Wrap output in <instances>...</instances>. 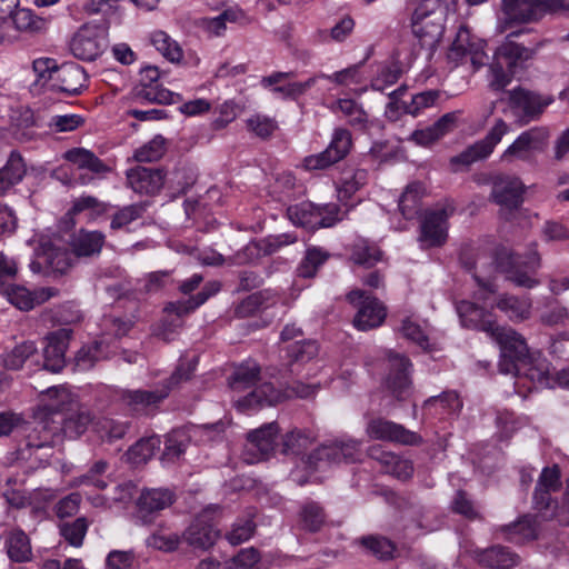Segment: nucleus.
Segmentation results:
<instances>
[{
    "instance_id": "3c124183",
    "label": "nucleus",
    "mask_w": 569,
    "mask_h": 569,
    "mask_svg": "<svg viewBox=\"0 0 569 569\" xmlns=\"http://www.w3.org/2000/svg\"><path fill=\"white\" fill-rule=\"evenodd\" d=\"M11 24L14 26L16 33L19 37V32H37L44 28L46 21L42 18L37 17L32 10L27 8H18L17 11L10 18Z\"/></svg>"
},
{
    "instance_id": "e2e57ef3",
    "label": "nucleus",
    "mask_w": 569,
    "mask_h": 569,
    "mask_svg": "<svg viewBox=\"0 0 569 569\" xmlns=\"http://www.w3.org/2000/svg\"><path fill=\"white\" fill-rule=\"evenodd\" d=\"M368 172L365 169H356L345 173L340 180L339 194L342 198H350L367 183Z\"/></svg>"
},
{
    "instance_id": "9b49d317",
    "label": "nucleus",
    "mask_w": 569,
    "mask_h": 569,
    "mask_svg": "<svg viewBox=\"0 0 569 569\" xmlns=\"http://www.w3.org/2000/svg\"><path fill=\"white\" fill-rule=\"evenodd\" d=\"M347 301L358 309L353 325L357 329L367 331L379 327L387 316L385 306L366 291L356 289L346 296Z\"/></svg>"
},
{
    "instance_id": "dca6fc26",
    "label": "nucleus",
    "mask_w": 569,
    "mask_h": 569,
    "mask_svg": "<svg viewBox=\"0 0 569 569\" xmlns=\"http://www.w3.org/2000/svg\"><path fill=\"white\" fill-rule=\"evenodd\" d=\"M509 124L502 119H498L487 136L468 147L458 156L451 159L452 164L469 166L478 160L486 159L491 154L495 147L501 141L502 137L509 132Z\"/></svg>"
},
{
    "instance_id": "f8f14e48",
    "label": "nucleus",
    "mask_w": 569,
    "mask_h": 569,
    "mask_svg": "<svg viewBox=\"0 0 569 569\" xmlns=\"http://www.w3.org/2000/svg\"><path fill=\"white\" fill-rule=\"evenodd\" d=\"M453 212L455 206L451 201L438 203L426 211L420 226V241L428 247L441 246L447 239L448 219Z\"/></svg>"
},
{
    "instance_id": "c9c22d12",
    "label": "nucleus",
    "mask_w": 569,
    "mask_h": 569,
    "mask_svg": "<svg viewBox=\"0 0 569 569\" xmlns=\"http://www.w3.org/2000/svg\"><path fill=\"white\" fill-rule=\"evenodd\" d=\"M316 438V433L309 429L295 428L283 435L280 452L286 456H300L315 442Z\"/></svg>"
},
{
    "instance_id": "09e8293b",
    "label": "nucleus",
    "mask_w": 569,
    "mask_h": 569,
    "mask_svg": "<svg viewBox=\"0 0 569 569\" xmlns=\"http://www.w3.org/2000/svg\"><path fill=\"white\" fill-rule=\"evenodd\" d=\"M37 356V347L32 341H24L2 356V363L8 370H19L23 363Z\"/></svg>"
},
{
    "instance_id": "1a4fd4ad",
    "label": "nucleus",
    "mask_w": 569,
    "mask_h": 569,
    "mask_svg": "<svg viewBox=\"0 0 569 569\" xmlns=\"http://www.w3.org/2000/svg\"><path fill=\"white\" fill-rule=\"evenodd\" d=\"M107 28L99 24L87 23L82 26L70 41L72 54L83 61H93L108 48Z\"/></svg>"
},
{
    "instance_id": "b1692460",
    "label": "nucleus",
    "mask_w": 569,
    "mask_h": 569,
    "mask_svg": "<svg viewBox=\"0 0 569 569\" xmlns=\"http://www.w3.org/2000/svg\"><path fill=\"white\" fill-rule=\"evenodd\" d=\"M166 173L160 168L138 166L127 171V183L137 193L156 194L164 183Z\"/></svg>"
},
{
    "instance_id": "338daca9",
    "label": "nucleus",
    "mask_w": 569,
    "mask_h": 569,
    "mask_svg": "<svg viewBox=\"0 0 569 569\" xmlns=\"http://www.w3.org/2000/svg\"><path fill=\"white\" fill-rule=\"evenodd\" d=\"M270 295L268 291H259L248 296L236 308L238 317L247 318L253 316L262 307L268 306Z\"/></svg>"
},
{
    "instance_id": "6ab92c4d",
    "label": "nucleus",
    "mask_w": 569,
    "mask_h": 569,
    "mask_svg": "<svg viewBox=\"0 0 569 569\" xmlns=\"http://www.w3.org/2000/svg\"><path fill=\"white\" fill-rule=\"evenodd\" d=\"M550 137L547 127H533L521 132L505 150L501 158L506 161L513 159L527 160L532 151L541 150Z\"/></svg>"
},
{
    "instance_id": "603ef678",
    "label": "nucleus",
    "mask_w": 569,
    "mask_h": 569,
    "mask_svg": "<svg viewBox=\"0 0 569 569\" xmlns=\"http://www.w3.org/2000/svg\"><path fill=\"white\" fill-rule=\"evenodd\" d=\"M89 528L86 517H79L73 521H64L59 525L60 535L73 547H81Z\"/></svg>"
},
{
    "instance_id": "13d9d810",
    "label": "nucleus",
    "mask_w": 569,
    "mask_h": 569,
    "mask_svg": "<svg viewBox=\"0 0 569 569\" xmlns=\"http://www.w3.org/2000/svg\"><path fill=\"white\" fill-rule=\"evenodd\" d=\"M93 428L102 440L111 442L121 439L126 435L128 426L111 418H101L93 423Z\"/></svg>"
},
{
    "instance_id": "49530a36",
    "label": "nucleus",
    "mask_w": 569,
    "mask_h": 569,
    "mask_svg": "<svg viewBox=\"0 0 569 569\" xmlns=\"http://www.w3.org/2000/svg\"><path fill=\"white\" fill-rule=\"evenodd\" d=\"M331 109L333 112L340 111L348 119L351 127L359 130L367 128L368 114L353 99H339L332 104Z\"/></svg>"
},
{
    "instance_id": "ddd939ff",
    "label": "nucleus",
    "mask_w": 569,
    "mask_h": 569,
    "mask_svg": "<svg viewBox=\"0 0 569 569\" xmlns=\"http://www.w3.org/2000/svg\"><path fill=\"white\" fill-rule=\"evenodd\" d=\"M278 433L279 426L277 422L266 423L248 432L243 452L244 461L256 463L268 459L276 449Z\"/></svg>"
},
{
    "instance_id": "a878e982",
    "label": "nucleus",
    "mask_w": 569,
    "mask_h": 569,
    "mask_svg": "<svg viewBox=\"0 0 569 569\" xmlns=\"http://www.w3.org/2000/svg\"><path fill=\"white\" fill-rule=\"evenodd\" d=\"M71 338V330L62 328L51 332L47 337V346L43 350V369L53 373L60 372L64 365V353Z\"/></svg>"
},
{
    "instance_id": "0e129e2a",
    "label": "nucleus",
    "mask_w": 569,
    "mask_h": 569,
    "mask_svg": "<svg viewBox=\"0 0 569 569\" xmlns=\"http://www.w3.org/2000/svg\"><path fill=\"white\" fill-rule=\"evenodd\" d=\"M166 152V140L156 136L149 142L134 151V159L138 162H152L159 160Z\"/></svg>"
},
{
    "instance_id": "4c0bfd02",
    "label": "nucleus",
    "mask_w": 569,
    "mask_h": 569,
    "mask_svg": "<svg viewBox=\"0 0 569 569\" xmlns=\"http://www.w3.org/2000/svg\"><path fill=\"white\" fill-rule=\"evenodd\" d=\"M496 307L512 321L526 320L531 313V300L527 297L501 295L496 302Z\"/></svg>"
},
{
    "instance_id": "bf43d9fd",
    "label": "nucleus",
    "mask_w": 569,
    "mask_h": 569,
    "mask_svg": "<svg viewBox=\"0 0 569 569\" xmlns=\"http://www.w3.org/2000/svg\"><path fill=\"white\" fill-rule=\"evenodd\" d=\"M351 146L352 138L349 130L338 128L333 131L331 141L326 149L330 150V154L333 157V160L339 162L350 152Z\"/></svg>"
},
{
    "instance_id": "f704fd0d",
    "label": "nucleus",
    "mask_w": 569,
    "mask_h": 569,
    "mask_svg": "<svg viewBox=\"0 0 569 569\" xmlns=\"http://www.w3.org/2000/svg\"><path fill=\"white\" fill-rule=\"evenodd\" d=\"M104 239V234L100 231L81 229L72 236L70 246L76 257H91L100 253Z\"/></svg>"
},
{
    "instance_id": "5fc2aeb1",
    "label": "nucleus",
    "mask_w": 569,
    "mask_h": 569,
    "mask_svg": "<svg viewBox=\"0 0 569 569\" xmlns=\"http://www.w3.org/2000/svg\"><path fill=\"white\" fill-rule=\"evenodd\" d=\"M441 92L439 90H427L412 96L410 102H403V113L417 117L425 109L431 108L436 104L440 98Z\"/></svg>"
},
{
    "instance_id": "f3484780",
    "label": "nucleus",
    "mask_w": 569,
    "mask_h": 569,
    "mask_svg": "<svg viewBox=\"0 0 569 569\" xmlns=\"http://www.w3.org/2000/svg\"><path fill=\"white\" fill-rule=\"evenodd\" d=\"M176 495L167 488L143 489L137 500V517L144 525L152 523L160 512L169 508Z\"/></svg>"
},
{
    "instance_id": "5701e85b",
    "label": "nucleus",
    "mask_w": 569,
    "mask_h": 569,
    "mask_svg": "<svg viewBox=\"0 0 569 569\" xmlns=\"http://www.w3.org/2000/svg\"><path fill=\"white\" fill-rule=\"evenodd\" d=\"M219 531L206 513L199 515L184 530L182 541L194 550H208L217 541Z\"/></svg>"
},
{
    "instance_id": "20e7f679",
    "label": "nucleus",
    "mask_w": 569,
    "mask_h": 569,
    "mask_svg": "<svg viewBox=\"0 0 569 569\" xmlns=\"http://www.w3.org/2000/svg\"><path fill=\"white\" fill-rule=\"evenodd\" d=\"M361 456V441L343 436L321 443L303 459V463L316 471L342 462L355 463Z\"/></svg>"
},
{
    "instance_id": "052dcab7",
    "label": "nucleus",
    "mask_w": 569,
    "mask_h": 569,
    "mask_svg": "<svg viewBox=\"0 0 569 569\" xmlns=\"http://www.w3.org/2000/svg\"><path fill=\"white\" fill-rule=\"evenodd\" d=\"M362 546L368 549L373 556L381 560H388L393 557L396 551L395 543L379 536H368L361 538Z\"/></svg>"
},
{
    "instance_id": "ea45409f",
    "label": "nucleus",
    "mask_w": 569,
    "mask_h": 569,
    "mask_svg": "<svg viewBox=\"0 0 569 569\" xmlns=\"http://www.w3.org/2000/svg\"><path fill=\"white\" fill-rule=\"evenodd\" d=\"M26 174V164L18 151H12L3 168L0 169V194L19 183Z\"/></svg>"
},
{
    "instance_id": "0eeeda50",
    "label": "nucleus",
    "mask_w": 569,
    "mask_h": 569,
    "mask_svg": "<svg viewBox=\"0 0 569 569\" xmlns=\"http://www.w3.org/2000/svg\"><path fill=\"white\" fill-rule=\"evenodd\" d=\"M552 102V96L541 94L522 87L508 92V106L521 126L538 120Z\"/></svg>"
},
{
    "instance_id": "6e6d98bb",
    "label": "nucleus",
    "mask_w": 569,
    "mask_h": 569,
    "mask_svg": "<svg viewBox=\"0 0 569 569\" xmlns=\"http://www.w3.org/2000/svg\"><path fill=\"white\" fill-rule=\"evenodd\" d=\"M154 48L169 61L179 62L182 59V50L166 32L156 31L151 36Z\"/></svg>"
},
{
    "instance_id": "69168bd1",
    "label": "nucleus",
    "mask_w": 569,
    "mask_h": 569,
    "mask_svg": "<svg viewBox=\"0 0 569 569\" xmlns=\"http://www.w3.org/2000/svg\"><path fill=\"white\" fill-rule=\"evenodd\" d=\"M92 422V418L88 411H78L74 415H67L62 419V429L69 437H79Z\"/></svg>"
},
{
    "instance_id": "6e6552de",
    "label": "nucleus",
    "mask_w": 569,
    "mask_h": 569,
    "mask_svg": "<svg viewBox=\"0 0 569 569\" xmlns=\"http://www.w3.org/2000/svg\"><path fill=\"white\" fill-rule=\"evenodd\" d=\"M490 337L500 347L499 370L502 373H511L530 355L525 338L512 328L498 326Z\"/></svg>"
},
{
    "instance_id": "e433bc0d",
    "label": "nucleus",
    "mask_w": 569,
    "mask_h": 569,
    "mask_svg": "<svg viewBox=\"0 0 569 569\" xmlns=\"http://www.w3.org/2000/svg\"><path fill=\"white\" fill-rule=\"evenodd\" d=\"M220 290V283L217 281L208 282L202 290L196 296L190 297L183 301H177L170 303L166 310L176 313L178 318H181L197 308L202 306L210 297L214 296Z\"/></svg>"
},
{
    "instance_id": "864d4df0",
    "label": "nucleus",
    "mask_w": 569,
    "mask_h": 569,
    "mask_svg": "<svg viewBox=\"0 0 569 569\" xmlns=\"http://www.w3.org/2000/svg\"><path fill=\"white\" fill-rule=\"evenodd\" d=\"M329 253L321 248H308L305 258L298 267V274L302 278H312L318 269L327 261Z\"/></svg>"
},
{
    "instance_id": "680f3d73",
    "label": "nucleus",
    "mask_w": 569,
    "mask_h": 569,
    "mask_svg": "<svg viewBox=\"0 0 569 569\" xmlns=\"http://www.w3.org/2000/svg\"><path fill=\"white\" fill-rule=\"evenodd\" d=\"M489 87L495 91L503 90L511 82L515 74V69H509L502 60L496 57L495 61L489 67Z\"/></svg>"
},
{
    "instance_id": "2f4dec72",
    "label": "nucleus",
    "mask_w": 569,
    "mask_h": 569,
    "mask_svg": "<svg viewBox=\"0 0 569 569\" xmlns=\"http://www.w3.org/2000/svg\"><path fill=\"white\" fill-rule=\"evenodd\" d=\"M283 398V393L273 387L271 382H263L256 386L254 389L243 398L237 401L242 410L256 409L264 406H274Z\"/></svg>"
},
{
    "instance_id": "774afa93",
    "label": "nucleus",
    "mask_w": 569,
    "mask_h": 569,
    "mask_svg": "<svg viewBox=\"0 0 569 569\" xmlns=\"http://www.w3.org/2000/svg\"><path fill=\"white\" fill-rule=\"evenodd\" d=\"M83 123L84 119L80 114H56L50 118L48 127L52 133H62L74 131Z\"/></svg>"
},
{
    "instance_id": "4468645a",
    "label": "nucleus",
    "mask_w": 569,
    "mask_h": 569,
    "mask_svg": "<svg viewBox=\"0 0 569 569\" xmlns=\"http://www.w3.org/2000/svg\"><path fill=\"white\" fill-rule=\"evenodd\" d=\"M526 187L520 178L515 176H498L492 182L491 199L500 206L502 214L507 216L518 210L523 202Z\"/></svg>"
},
{
    "instance_id": "a18cd8bd",
    "label": "nucleus",
    "mask_w": 569,
    "mask_h": 569,
    "mask_svg": "<svg viewBox=\"0 0 569 569\" xmlns=\"http://www.w3.org/2000/svg\"><path fill=\"white\" fill-rule=\"evenodd\" d=\"M287 217L292 224L309 230H316L319 221L317 220V206L308 201L288 207Z\"/></svg>"
},
{
    "instance_id": "c85d7f7f",
    "label": "nucleus",
    "mask_w": 569,
    "mask_h": 569,
    "mask_svg": "<svg viewBox=\"0 0 569 569\" xmlns=\"http://www.w3.org/2000/svg\"><path fill=\"white\" fill-rule=\"evenodd\" d=\"M456 309L465 328L480 330L491 336L498 327L491 312L473 302L462 300L457 303Z\"/></svg>"
},
{
    "instance_id": "423d86ee",
    "label": "nucleus",
    "mask_w": 569,
    "mask_h": 569,
    "mask_svg": "<svg viewBox=\"0 0 569 569\" xmlns=\"http://www.w3.org/2000/svg\"><path fill=\"white\" fill-rule=\"evenodd\" d=\"M485 46L486 42L483 39L473 34L467 26H460L448 50L447 58L453 67H458L467 60H470L472 67L477 70L488 61Z\"/></svg>"
},
{
    "instance_id": "58836bf2",
    "label": "nucleus",
    "mask_w": 569,
    "mask_h": 569,
    "mask_svg": "<svg viewBox=\"0 0 569 569\" xmlns=\"http://www.w3.org/2000/svg\"><path fill=\"white\" fill-rule=\"evenodd\" d=\"M134 98L141 103L171 104L178 101L179 94L169 91L159 83H139L134 88Z\"/></svg>"
},
{
    "instance_id": "37998d69",
    "label": "nucleus",
    "mask_w": 569,
    "mask_h": 569,
    "mask_svg": "<svg viewBox=\"0 0 569 569\" xmlns=\"http://www.w3.org/2000/svg\"><path fill=\"white\" fill-rule=\"evenodd\" d=\"M382 259L379 247L363 238L357 239L351 246V260L359 266L370 268Z\"/></svg>"
},
{
    "instance_id": "de8ad7c7",
    "label": "nucleus",
    "mask_w": 569,
    "mask_h": 569,
    "mask_svg": "<svg viewBox=\"0 0 569 569\" xmlns=\"http://www.w3.org/2000/svg\"><path fill=\"white\" fill-rule=\"evenodd\" d=\"M260 367L254 361H246L236 367L229 379V385L233 390H244L256 385L259 379Z\"/></svg>"
},
{
    "instance_id": "9d476101",
    "label": "nucleus",
    "mask_w": 569,
    "mask_h": 569,
    "mask_svg": "<svg viewBox=\"0 0 569 569\" xmlns=\"http://www.w3.org/2000/svg\"><path fill=\"white\" fill-rule=\"evenodd\" d=\"M530 31L531 29L521 28L510 32L506 41L496 50V58L502 60L509 69H516L518 66L531 60L545 46L546 40L536 38L529 41L527 46L525 41L517 42L515 40Z\"/></svg>"
},
{
    "instance_id": "f03ea898",
    "label": "nucleus",
    "mask_w": 569,
    "mask_h": 569,
    "mask_svg": "<svg viewBox=\"0 0 569 569\" xmlns=\"http://www.w3.org/2000/svg\"><path fill=\"white\" fill-rule=\"evenodd\" d=\"M560 477L557 465L542 469L533 492V508L545 520L555 518L559 523L569 526V478L566 481L561 503L551 498V493L557 492L561 487Z\"/></svg>"
},
{
    "instance_id": "7c9ffc66",
    "label": "nucleus",
    "mask_w": 569,
    "mask_h": 569,
    "mask_svg": "<svg viewBox=\"0 0 569 569\" xmlns=\"http://www.w3.org/2000/svg\"><path fill=\"white\" fill-rule=\"evenodd\" d=\"M502 11L506 16V26L501 31H505L511 22H536L540 9L538 0H502Z\"/></svg>"
},
{
    "instance_id": "aec40b11",
    "label": "nucleus",
    "mask_w": 569,
    "mask_h": 569,
    "mask_svg": "<svg viewBox=\"0 0 569 569\" xmlns=\"http://www.w3.org/2000/svg\"><path fill=\"white\" fill-rule=\"evenodd\" d=\"M510 375L517 378L516 383L527 379L532 383L533 388H553L550 363L540 355L535 356L530 353Z\"/></svg>"
},
{
    "instance_id": "393cba45",
    "label": "nucleus",
    "mask_w": 569,
    "mask_h": 569,
    "mask_svg": "<svg viewBox=\"0 0 569 569\" xmlns=\"http://www.w3.org/2000/svg\"><path fill=\"white\" fill-rule=\"evenodd\" d=\"M472 558L479 566L487 569H512L520 562L519 555L502 545L476 549Z\"/></svg>"
},
{
    "instance_id": "c756f323",
    "label": "nucleus",
    "mask_w": 569,
    "mask_h": 569,
    "mask_svg": "<svg viewBox=\"0 0 569 569\" xmlns=\"http://www.w3.org/2000/svg\"><path fill=\"white\" fill-rule=\"evenodd\" d=\"M496 532L509 542L522 545L538 538L539 525L535 516L525 515L512 523L498 527Z\"/></svg>"
},
{
    "instance_id": "a211bd4d",
    "label": "nucleus",
    "mask_w": 569,
    "mask_h": 569,
    "mask_svg": "<svg viewBox=\"0 0 569 569\" xmlns=\"http://www.w3.org/2000/svg\"><path fill=\"white\" fill-rule=\"evenodd\" d=\"M389 373L387 375L386 389L397 400L403 401L411 395V381L409 369L411 363L407 357L390 352L388 356Z\"/></svg>"
},
{
    "instance_id": "4d7b16f0",
    "label": "nucleus",
    "mask_w": 569,
    "mask_h": 569,
    "mask_svg": "<svg viewBox=\"0 0 569 569\" xmlns=\"http://www.w3.org/2000/svg\"><path fill=\"white\" fill-rule=\"evenodd\" d=\"M302 527L311 532L320 530L326 521V515L322 507L313 501L307 502L300 512Z\"/></svg>"
},
{
    "instance_id": "c03bdc74",
    "label": "nucleus",
    "mask_w": 569,
    "mask_h": 569,
    "mask_svg": "<svg viewBox=\"0 0 569 569\" xmlns=\"http://www.w3.org/2000/svg\"><path fill=\"white\" fill-rule=\"evenodd\" d=\"M6 549L9 558L16 562L30 559L31 545L28 536L20 529L12 530L6 537Z\"/></svg>"
},
{
    "instance_id": "79ce46f5",
    "label": "nucleus",
    "mask_w": 569,
    "mask_h": 569,
    "mask_svg": "<svg viewBox=\"0 0 569 569\" xmlns=\"http://www.w3.org/2000/svg\"><path fill=\"white\" fill-rule=\"evenodd\" d=\"M423 194L425 188L420 182H412L406 187L398 203L399 210L406 219L411 220L418 216Z\"/></svg>"
},
{
    "instance_id": "cd10ccee",
    "label": "nucleus",
    "mask_w": 569,
    "mask_h": 569,
    "mask_svg": "<svg viewBox=\"0 0 569 569\" xmlns=\"http://www.w3.org/2000/svg\"><path fill=\"white\" fill-rule=\"evenodd\" d=\"M86 82L87 73L84 69L74 62H67L56 70V78L51 88L68 96H78L86 87Z\"/></svg>"
},
{
    "instance_id": "412c9836",
    "label": "nucleus",
    "mask_w": 569,
    "mask_h": 569,
    "mask_svg": "<svg viewBox=\"0 0 569 569\" xmlns=\"http://www.w3.org/2000/svg\"><path fill=\"white\" fill-rule=\"evenodd\" d=\"M367 433L372 439L393 441L401 445L412 446L421 442V437L418 433L382 418L372 419L367 426Z\"/></svg>"
},
{
    "instance_id": "72a5a7b5",
    "label": "nucleus",
    "mask_w": 569,
    "mask_h": 569,
    "mask_svg": "<svg viewBox=\"0 0 569 569\" xmlns=\"http://www.w3.org/2000/svg\"><path fill=\"white\" fill-rule=\"evenodd\" d=\"M246 20L244 12L238 7H228L218 16L202 18L199 26L210 36L220 37L227 29V23H242Z\"/></svg>"
},
{
    "instance_id": "7ed1b4c3",
    "label": "nucleus",
    "mask_w": 569,
    "mask_h": 569,
    "mask_svg": "<svg viewBox=\"0 0 569 569\" xmlns=\"http://www.w3.org/2000/svg\"><path fill=\"white\" fill-rule=\"evenodd\" d=\"M197 362L196 358L188 362H181L171 375L168 382L157 387L154 390H122L120 399L126 406L136 412H148L149 410L154 409L169 396L172 385L190 379L191 375L196 370Z\"/></svg>"
},
{
    "instance_id": "f257e3e1",
    "label": "nucleus",
    "mask_w": 569,
    "mask_h": 569,
    "mask_svg": "<svg viewBox=\"0 0 569 569\" xmlns=\"http://www.w3.org/2000/svg\"><path fill=\"white\" fill-rule=\"evenodd\" d=\"M463 267L473 271V279L482 289L495 292L496 286L491 280L493 271H499L506 278L518 287L531 289L539 281L529 273L535 272L541 264L540 256L537 251V244L533 243L526 256L516 254L505 248L496 252L493 263H488L487 259L479 257L476 262L462 260Z\"/></svg>"
},
{
    "instance_id": "2eb2a0df",
    "label": "nucleus",
    "mask_w": 569,
    "mask_h": 569,
    "mask_svg": "<svg viewBox=\"0 0 569 569\" xmlns=\"http://www.w3.org/2000/svg\"><path fill=\"white\" fill-rule=\"evenodd\" d=\"M284 355L282 368L279 370L281 379L286 376H297L301 372L303 366L315 359L319 353V345L312 339H299L292 343L284 345L282 348Z\"/></svg>"
},
{
    "instance_id": "bb28decb",
    "label": "nucleus",
    "mask_w": 569,
    "mask_h": 569,
    "mask_svg": "<svg viewBox=\"0 0 569 569\" xmlns=\"http://www.w3.org/2000/svg\"><path fill=\"white\" fill-rule=\"evenodd\" d=\"M1 291L11 305L24 311L31 310L37 305H41L58 295V290L51 287L29 291L24 287L11 284Z\"/></svg>"
},
{
    "instance_id": "8fccbe9b",
    "label": "nucleus",
    "mask_w": 569,
    "mask_h": 569,
    "mask_svg": "<svg viewBox=\"0 0 569 569\" xmlns=\"http://www.w3.org/2000/svg\"><path fill=\"white\" fill-rule=\"evenodd\" d=\"M161 440L158 436L142 438L137 441L128 451L129 460L140 465L151 459L160 448Z\"/></svg>"
},
{
    "instance_id": "4be33fe9",
    "label": "nucleus",
    "mask_w": 569,
    "mask_h": 569,
    "mask_svg": "<svg viewBox=\"0 0 569 569\" xmlns=\"http://www.w3.org/2000/svg\"><path fill=\"white\" fill-rule=\"evenodd\" d=\"M23 428V432L26 433L24 438V447H20L18 449L19 457L24 460H29L32 456H36L40 462L47 461V458L50 453H42L38 456L37 453L42 450L51 451V439L52 432L47 430L46 426L42 423H38L34 427L26 426L23 423L21 426Z\"/></svg>"
},
{
    "instance_id": "39448f33",
    "label": "nucleus",
    "mask_w": 569,
    "mask_h": 569,
    "mask_svg": "<svg viewBox=\"0 0 569 569\" xmlns=\"http://www.w3.org/2000/svg\"><path fill=\"white\" fill-rule=\"evenodd\" d=\"M439 0H419L411 14V29L420 44L433 49L445 32V16Z\"/></svg>"
},
{
    "instance_id": "a19ab883",
    "label": "nucleus",
    "mask_w": 569,
    "mask_h": 569,
    "mask_svg": "<svg viewBox=\"0 0 569 569\" xmlns=\"http://www.w3.org/2000/svg\"><path fill=\"white\" fill-rule=\"evenodd\" d=\"M64 159L77 166L79 169H86L100 174L110 171V168L100 160L92 151L84 148H73L64 153Z\"/></svg>"
},
{
    "instance_id": "473e14b6",
    "label": "nucleus",
    "mask_w": 569,
    "mask_h": 569,
    "mask_svg": "<svg viewBox=\"0 0 569 569\" xmlns=\"http://www.w3.org/2000/svg\"><path fill=\"white\" fill-rule=\"evenodd\" d=\"M42 407L48 415L67 416L74 411L78 402L68 389L52 387L43 393Z\"/></svg>"
}]
</instances>
